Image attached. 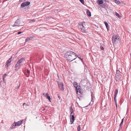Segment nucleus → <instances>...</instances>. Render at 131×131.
<instances>
[{
	"mask_svg": "<svg viewBox=\"0 0 131 131\" xmlns=\"http://www.w3.org/2000/svg\"><path fill=\"white\" fill-rule=\"evenodd\" d=\"M65 57L67 60L70 62L74 60L77 58L75 53L71 51L67 52L65 55Z\"/></svg>",
	"mask_w": 131,
	"mask_h": 131,
	"instance_id": "obj_1",
	"label": "nucleus"
},
{
	"mask_svg": "<svg viewBox=\"0 0 131 131\" xmlns=\"http://www.w3.org/2000/svg\"><path fill=\"white\" fill-rule=\"evenodd\" d=\"M121 39L119 36L117 35H114L112 37V41L113 43L114 44H116L118 42L120 41Z\"/></svg>",
	"mask_w": 131,
	"mask_h": 131,
	"instance_id": "obj_2",
	"label": "nucleus"
},
{
	"mask_svg": "<svg viewBox=\"0 0 131 131\" xmlns=\"http://www.w3.org/2000/svg\"><path fill=\"white\" fill-rule=\"evenodd\" d=\"M73 86L75 88V90L77 94H78V92L81 94H82V90L81 87L79 85H78V83L76 82H74Z\"/></svg>",
	"mask_w": 131,
	"mask_h": 131,
	"instance_id": "obj_3",
	"label": "nucleus"
},
{
	"mask_svg": "<svg viewBox=\"0 0 131 131\" xmlns=\"http://www.w3.org/2000/svg\"><path fill=\"white\" fill-rule=\"evenodd\" d=\"M84 22L81 23L78 25V27L80 29V31L83 32H85L86 31L85 28V24Z\"/></svg>",
	"mask_w": 131,
	"mask_h": 131,
	"instance_id": "obj_4",
	"label": "nucleus"
},
{
	"mask_svg": "<svg viewBox=\"0 0 131 131\" xmlns=\"http://www.w3.org/2000/svg\"><path fill=\"white\" fill-rule=\"evenodd\" d=\"M23 25L20 23V21L18 20H17L15 22L13 26V27L15 26L19 27V26Z\"/></svg>",
	"mask_w": 131,
	"mask_h": 131,
	"instance_id": "obj_5",
	"label": "nucleus"
},
{
	"mask_svg": "<svg viewBox=\"0 0 131 131\" xmlns=\"http://www.w3.org/2000/svg\"><path fill=\"white\" fill-rule=\"evenodd\" d=\"M30 4V2L29 1H26L22 3L21 5V6L22 7H25L28 5Z\"/></svg>",
	"mask_w": 131,
	"mask_h": 131,
	"instance_id": "obj_6",
	"label": "nucleus"
},
{
	"mask_svg": "<svg viewBox=\"0 0 131 131\" xmlns=\"http://www.w3.org/2000/svg\"><path fill=\"white\" fill-rule=\"evenodd\" d=\"M58 86L60 89L62 90H64L63 84L62 82H61L58 83Z\"/></svg>",
	"mask_w": 131,
	"mask_h": 131,
	"instance_id": "obj_7",
	"label": "nucleus"
},
{
	"mask_svg": "<svg viewBox=\"0 0 131 131\" xmlns=\"http://www.w3.org/2000/svg\"><path fill=\"white\" fill-rule=\"evenodd\" d=\"M21 66V64L17 62L15 66V70L16 71H17L19 69Z\"/></svg>",
	"mask_w": 131,
	"mask_h": 131,
	"instance_id": "obj_8",
	"label": "nucleus"
},
{
	"mask_svg": "<svg viewBox=\"0 0 131 131\" xmlns=\"http://www.w3.org/2000/svg\"><path fill=\"white\" fill-rule=\"evenodd\" d=\"M74 115H71L70 116V120L71 124H72L74 121Z\"/></svg>",
	"mask_w": 131,
	"mask_h": 131,
	"instance_id": "obj_9",
	"label": "nucleus"
},
{
	"mask_svg": "<svg viewBox=\"0 0 131 131\" xmlns=\"http://www.w3.org/2000/svg\"><path fill=\"white\" fill-rule=\"evenodd\" d=\"M23 120H21L18 122L16 123L15 124V126H18L20 125L23 123Z\"/></svg>",
	"mask_w": 131,
	"mask_h": 131,
	"instance_id": "obj_10",
	"label": "nucleus"
},
{
	"mask_svg": "<svg viewBox=\"0 0 131 131\" xmlns=\"http://www.w3.org/2000/svg\"><path fill=\"white\" fill-rule=\"evenodd\" d=\"M12 57H11L10 59H9L7 61L6 64L5 65L6 67H8V64L11 63L12 61Z\"/></svg>",
	"mask_w": 131,
	"mask_h": 131,
	"instance_id": "obj_11",
	"label": "nucleus"
},
{
	"mask_svg": "<svg viewBox=\"0 0 131 131\" xmlns=\"http://www.w3.org/2000/svg\"><path fill=\"white\" fill-rule=\"evenodd\" d=\"M86 14L89 17H91V13L90 11L88 10L87 9L86 11Z\"/></svg>",
	"mask_w": 131,
	"mask_h": 131,
	"instance_id": "obj_12",
	"label": "nucleus"
},
{
	"mask_svg": "<svg viewBox=\"0 0 131 131\" xmlns=\"http://www.w3.org/2000/svg\"><path fill=\"white\" fill-rule=\"evenodd\" d=\"M25 60L24 59L22 58L19 60L17 62L21 65V63L23 62Z\"/></svg>",
	"mask_w": 131,
	"mask_h": 131,
	"instance_id": "obj_13",
	"label": "nucleus"
},
{
	"mask_svg": "<svg viewBox=\"0 0 131 131\" xmlns=\"http://www.w3.org/2000/svg\"><path fill=\"white\" fill-rule=\"evenodd\" d=\"M45 97H46V98L47 99H48L50 102H51V100H50V97L49 96V94L48 93H47L46 94V96H45Z\"/></svg>",
	"mask_w": 131,
	"mask_h": 131,
	"instance_id": "obj_14",
	"label": "nucleus"
},
{
	"mask_svg": "<svg viewBox=\"0 0 131 131\" xmlns=\"http://www.w3.org/2000/svg\"><path fill=\"white\" fill-rule=\"evenodd\" d=\"M115 96V97L117 96V94L118 93V90L117 89H116L114 91Z\"/></svg>",
	"mask_w": 131,
	"mask_h": 131,
	"instance_id": "obj_15",
	"label": "nucleus"
},
{
	"mask_svg": "<svg viewBox=\"0 0 131 131\" xmlns=\"http://www.w3.org/2000/svg\"><path fill=\"white\" fill-rule=\"evenodd\" d=\"M115 14L116 15L117 17L119 18H121V16H120L116 12H115Z\"/></svg>",
	"mask_w": 131,
	"mask_h": 131,
	"instance_id": "obj_16",
	"label": "nucleus"
},
{
	"mask_svg": "<svg viewBox=\"0 0 131 131\" xmlns=\"http://www.w3.org/2000/svg\"><path fill=\"white\" fill-rule=\"evenodd\" d=\"M98 3L100 4H102L103 3V2L102 0H98Z\"/></svg>",
	"mask_w": 131,
	"mask_h": 131,
	"instance_id": "obj_17",
	"label": "nucleus"
},
{
	"mask_svg": "<svg viewBox=\"0 0 131 131\" xmlns=\"http://www.w3.org/2000/svg\"><path fill=\"white\" fill-rule=\"evenodd\" d=\"M35 21V19H33L30 20V21H29V22L30 23H32L34 22Z\"/></svg>",
	"mask_w": 131,
	"mask_h": 131,
	"instance_id": "obj_18",
	"label": "nucleus"
},
{
	"mask_svg": "<svg viewBox=\"0 0 131 131\" xmlns=\"http://www.w3.org/2000/svg\"><path fill=\"white\" fill-rule=\"evenodd\" d=\"M123 122V119H122L121 123L120 124V127H121V126H122Z\"/></svg>",
	"mask_w": 131,
	"mask_h": 131,
	"instance_id": "obj_19",
	"label": "nucleus"
},
{
	"mask_svg": "<svg viewBox=\"0 0 131 131\" xmlns=\"http://www.w3.org/2000/svg\"><path fill=\"white\" fill-rule=\"evenodd\" d=\"M78 58H79L80 59H81V60L82 61V62H83V59L80 58V55H78Z\"/></svg>",
	"mask_w": 131,
	"mask_h": 131,
	"instance_id": "obj_20",
	"label": "nucleus"
},
{
	"mask_svg": "<svg viewBox=\"0 0 131 131\" xmlns=\"http://www.w3.org/2000/svg\"><path fill=\"white\" fill-rule=\"evenodd\" d=\"M30 39V38L29 37H28L27 38H26V40H25L26 42H27V41H29Z\"/></svg>",
	"mask_w": 131,
	"mask_h": 131,
	"instance_id": "obj_21",
	"label": "nucleus"
},
{
	"mask_svg": "<svg viewBox=\"0 0 131 131\" xmlns=\"http://www.w3.org/2000/svg\"><path fill=\"white\" fill-rule=\"evenodd\" d=\"M70 112H73V111L72 107L70 106Z\"/></svg>",
	"mask_w": 131,
	"mask_h": 131,
	"instance_id": "obj_22",
	"label": "nucleus"
},
{
	"mask_svg": "<svg viewBox=\"0 0 131 131\" xmlns=\"http://www.w3.org/2000/svg\"><path fill=\"white\" fill-rule=\"evenodd\" d=\"M80 126L79 125L78 127H77V130L78 131H80Z\"/></svg>",
	"mask_w": 131,
	"mask_h": 131,
	"instance_id": "obj_23",
	"label": "nucleus"
},
{
	"mask_svg": "<svg viewBox=\"0 0 131 131\" xmlns=\"http://www.w3.org/2000/svg\"><path fill=\"white\" fill-rule=\"evenodd\" d=\"M115 0V3H116V4H119L120 3V2L119 1H117V0Z\"/></svg>",
	"mask_w": 131,
	"mask_h": 131,
	"instance_id": "obj_24",
	"label": "nucleus"
},
{
	"mask_svg": "<svg viewBox=\"0 0 131 131\" xmlns=\"http://www.w3.org/2000/svg\"><path fill=\"white\" fill-rule=\"evenodd\" d=\"M7 75V74H4V75H3V80L4 81V78H5V77Z\"/></svg>",
	"mask_w": 131,
	"mask_h": 131,
	"instance_id": "obj_25",
	"label": "nucleus"
},
{
	"mask_svg": "<svg viewBox=\"0 0 131 131\" xmlns=\"http://www.w3.org/2000/svg\"><path fill=\"white\" fill-rule=\"evenodd\" d=\"M79 0L82 4H84V0Z\"/></svg>",
	"mask_w": 131,
	"mask_h": 131,
	"instance_id": "obj_26",
	"label": "nucleus"
},
{
	"mask_svg": "<svg viewBox=\"0 0 131 131\" xmlns=\"http://www.w3.org/2000/svg\"><path fill=\"white\" fill-rule=\"evenodd\" d=\"M104 23L106 25V26H107L108 24L105 21L104 22Z\"/></svg>",
	"mask_w": 131,
	"mask_h": 131,
	"instance_id": "obj_27",
	"label": "nucleus"
},
{
	"mask_svg": "<svg viewBox=\"0 0 131 131\" xmlns=\"http://www.w3.org/2000/svg\"><path fill=\"white\" fill-rule=\"evenodd\" d=\"M119 72V71H117V73L116 74V78H117L118 77V74L117 73V72Z\"/></svg>",
	"mask_w": 131,
	"mask_h": 131,
	"instance_id": "obj_28",
	"label": "nucleus"
},
{
	"mask_svg": "<svg viewBox=\"0 0 131 131\" xmlns=\"http://www.w3.org/2000/svg\"><path fill=\"white\" fill-rule=\"evenodd\" d=\"M106 27L107 28V30H108L109 29V25H108V24L107 25V26H106Z\"/></svg>",
	"mask_w": 131,
	"mask_h": 131,
	"instance_id": "obj_29",
	"label": "nucleus"
},
{
	"mask_svg": "<svg viewBox=\"0 0 131 131\" xmlns=\"http://www.w3.org/2000/svg\"><path fill=\"white\" fill-rule=\"evenodd\" d=\"M116 97H115H115H114V100H115V104H116V106L117 107V104H116Z\"/></svg>",
	"mask_w": 131,
	"mask_h": 131,
	"instance_id": "obj_30",
	"label": "nucleus"
},
{
	"mask_svg": "<svg viewBox=\"0 0 131 131\" xmlns=\"http://www.w3.org/2000/svg\"><path fill=\"white\" fill-rule=\"evenodd\" d=\"M100 48L102 50H104V48L102 47H100Z\"/></svg>",
	"mask_w": 131,
	"mask_h": 131,
	"instance_id": "obj_31",
	"label": "nucleus"
},
{
	"mask_svg": "<svg viewBox=\"0 0 131 131\" xmlns=\"http://www.w3.org/2000/svg\"><path fill=\"white\" fill-rule=\"evenodd\" d=\"M22 32H21V31L19 32H18L17 34H18L19 35V34L21 33Z\"/></svg>",
	"mask_w": 131,
	"mask_h": 131,
	"instance_id": "obj_32",
	"label": "nucleus"
},
{
	"mask_svg": "<svg viewBox=\"0 0 131 131\" xmlns=\"http://www.w3.org/2000/svg\"><path fill=\"white\" fill-rule=\"evenodd\" d=\"M43 96L45 97V96H46V94L45 93H43Z\"/></svg>",
	"mask_w": 131,
	"mask_h": 131,
	"instance_id": "obj_33",
	"label": "nucleus"
},
{
	"mask_svg": "<svg viewBox=\"0 0 131 131\" xmlns=\"http://www.w3.org/2000/svg\"><path fill=\"white\" fill-rule=\"evenodd\" d=\"M26 0H19V2H24L25 1H26Z\"/></svg>",
	"mask_w": 131,
	"mask_h": 131,
	"instance_id": "obj_34",
	"label": "nucleus"
},
{
	"mask_svg": "<svg viewBox=\"0 0 131 131\" xmlns=\"http://www.w3.org/2000/svg\"><path fill=\"white\" fill-rule=\"evenodd\" d=\"M27 73H28V74H29V73H30V71H29V70H27Z\"/></svg>",
	"mask_w": 131,
	"mask_h": 131,
	"instance_id": "obj_35",
	"label": "nucleus"
},
{
	"mask_svg": "<svg viewBox=\"0 0 131 131\" xmlns=\"http://www.w3.org/2000/svg\"><path fill=\"white\" fill-rule=\"evenodd\" d=\"M71 112V115H72V114L73 112Z\"/></svg>",
	"mask_w": 131,
	"mask_h": 131,
	"instance_id": "obj_36",
	"label": "nucleus"
},
{
	"mask_svg": "<svg viewBox=\"0 0 131 131\" xmlns=\"http://www.w3.org/2000/svg\"><path fill=\"white\" fill-rule=\"evenodd\" d=\"M25 104H26L25 103H24L23 104V105H24Z\"/></svg>",
	"mask_w": 131,
	"mask_h": 131,
	"instance_id": "obj_37",
	"label": "nucleus"
}]
</instances>
